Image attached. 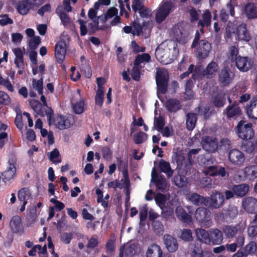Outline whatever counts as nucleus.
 Listing matches in <instances>:
<instances>
[{
  "label": "nucleus",
  "instance_id": "obj_1",
  "mask_svg": "<svg viewBox=\"0 0 257 257\" xmlns=\"http://www.w3.org/2000/svg\"><path fill=\"white\" fill-rule=\"evenodd\" d=\"M179 53L177 44L175 41L167 40L162 43L157 48L155 55L163 64L171 63Z\"/></svg>",
  "mask_w": 257,
  "mask_h": 257
},
{
  "label": "nucleus",
  "instance_id": "obj_2",
  "mask_svg": "<svg viewBox=\"0 0 257 257\" xmlns=\"http://www.w3.org/2000/svg\"><path fill=\"white\" fill-rule=\"evenodd\" d=\"M97 11L91 8L88 11V17L92 21V22L89 23L88 21L78 20L81 36H85L87 32L89 33V35H92L97 30L103 29L104 28V25L102 24L99 25V21L102 23L101 19L102 17H97Z\"/></svg>",
  "mask_w": 257,
  "mask_h": 257
},
{
  "label": "nucleus",
  "instance_id": "obj_3",
  "mask_svg": "<svg viewBox=\"0 0 257 257\" xmlns=\"http://www.w3.org/2000/svg\"><path fill=\"white\" fill-rule=\"evenodd\" d=\"M192 48H196L197 56L200 59H203L208 56L211 50V45L205 40L199 41V33L197 32L192 44Z\"/></svg>",
  "mask_w": 257,
  "mask_h": 257
},
{
  "label": "nucleus",
  "instance_id": "obj_4",
  "mask_svg": "<svg viewBox=\"0 0 257 257\" xmlns=\"http://www.w3.org/2000/svg\"><path fill=\"white\" fill-rule=\"evenodd\" d=\"M69 45V38L67 35H62L55 46V55L57 61L62 63L64 60L66 48Z\"/></svg>",
  "mask_w": 257,
  "mask_h": 257
},
{
  "label": "nucleus",
  "instance_id": "obj_5",
  "mask_svg": "<svg viewBox=\"0 0 257 257\" xmlns=\"http://www.w3.org/2000/svg\"><path fill=\"white\" fill-rule=\"evenodd\" d=\"M236 132L238 136L242 140H250L254 136V132L251 123H246L244 121H240L236 127Z\"/></svg>",
  "mask_w": 257,
  "mask_h": 257
},
{
  "label": "nucleus",
  "instance_id": "obj_6",
  "mask_svg": "<svg viewBox=\"0 0 257 257\" xmlns=\"http://www.w3.org/2000/svg\"><path fill=\"white\" fill-rule=\"evenodd\" d=\"M168 79L169 75L166 69L163 68L157 69L156 80L158 91L160 93H165L166 92Z\"/></svg>",
  "mask_w": 257,
  "mask_h": 257
},
{
  "label": "nucleus",
  "instance_id": "obj_7",
  "mask_svg": "<svg viewBox=\"0 0 257 257\" xmlns=\"http://www.w3.org/2000/svg\"><path fill=\"white\" fill-rule=\"evenodd\" d=\"M43 0H18L16 8L21 15H26L30 10L41 5Z\"/></svg>",
  "mask_w": 257,
  "mask_h": 257
},
{
  "label": "nucleus",
  "instance_id": "obj_8",
  "mask_svg": "<svg viewBox=\"0 0 257 257\" xmlns=\"http://www.w3.org/2000/svg\"><path fill=\"white\" fill-rule=\"evenodd\" d=\"M31 105L35 112L42 116L45 114L47 116L48 121L50 124H51V118L53 116V110L47 105H43L38 100H33L30 102Z\"/></svg>",
  "mask_w": 257,
  "mask_h": 257
},
{
  "label": "nucleus",
  "instance_id": "obj_9",
  "mask_svg": "<svg viewBox=\"0 0 257 257\" xmlns=\"http://www.w3.org/2000/svg\"><path fill=\"white\" fill-rule=\"evenodd\" d=\"M173 9L174 6L171 2L167 1L162 3L159 7L156 14L157 22L161 23L164 21Z\"/></svg>",
  "mask_w": 257,
  "mask_h": 257
},
{
  "label": "nucleus",
  "instance_id": "obj_10",
  "mask_svg": "<svg viewBox=\"0 0 257 257\" xmlns=\"http://www.w3.org/2000/svg\"><path fill=\"white\" fill-rule=\"evenodd\" d=\"M74 120L72 116L68 117L57 116L54 120L51 119V124H54L59 130H64L70 127L73 123Z\"/></svg>",
  "mask_w": 257,
  "mask_h": 257
},
{
  "label": "nucleus",
  "instance_id": "obj_11",
  "mask_svg": "<svg viewBox=\"0 0 257 257\" xmlns=\"http://www.w3.org/2000/svg\"><path fill=\"white\" fill-rule=\"evenodd\" d=\"M233 33L236 40L247 42L251 40V36L247 29L246 25L245 24L238 26Z\"/></svg>",
  "mask_w": 257,
  "mask_h": 257
},
{
  "label": "nucleus",
  "instance_id": "obj_12",
  "mask_svg": "<svg viewBox=\"0 0 257 257\" xmlns=\"http://www.w3.org/2000/svg\"><path fill=\"white\" fill-rule=\"evenodd\" d=\"M210 211L207 208L199 207L195 211L194 217L199 222L210 226Z\"/></svg>",
  "mask_w": 257,
  "mask_h": 257
},
{
  "label": "nucleus",
  "instance_id": "obj_13",
  "mask_svg": "<svg viewBox=\"0 0 257 257\" xmlns=\"http://www.w3.org/2000/svg\"><path fill=\"white\" fill-rule=\"evenodd\" d=\"M208 201L210 200L208 206L210 208H219L221 207L224 201V196L218 191H213L209 198H207ZM208 205V204H207Z\"/></svg>",
  "mask_w": 257,
  "mask_h": 257
},
{
  "label": "nucleus",
  "instance_id": "obj_14",
  "mask_svg": "<svg viewBox=\"0 0 257 257\" xmlns=\"http://www.w3.org/2000/svg\"><path fill=\"white\" fill-rule=\"evenodd\" d=\"M234 76V73L230 68L227 67H224L219 72V82L224 86L228 85L232 82Z\"/></svg>",
  "mask_w": 257,
  "mask_h": 257
},
{
  "label": "nucleus",
  "instance_id": "obj_15",
  "mask_svg": "<svg viewBox=\"0 0 257 257\" xmlns=\"http://www.w3.org/2000/svg\"><path fill=\"white\" fill-rule=\"evenodd\" d=\"M228 159L232 164L238 166H241L245 161L244 154L237 149H232L229 152Z\"/></svg>",
  "mask_w": 257,
  "mask_h": 257
},
{
  "label": "nucleus",
  "instance_id": "obj_16",
  "mask_svg": "<svg viewBox=\"0 0 257 257\" xmlns=\"http://www.w3.org/2000/svg\"><path fill=\"white\" fill-rule=\"evenodd\" d=\"M152 28V22L151 21L144 23L143 26H141L138 23L135 22L133 25V35L137 36H139L141 34L148 35Z\"/></svg>",
  "mask_w": 257,
  "mask_h": 257
},
{
  "label": "nucleus",
  "instance_id": "obj_17",
  "mask_svg": "<svg viewBox=\"0 0 257 257\" xmlns=\"http://www.w3.org/2000/svg\"><path fill=\"white\" fill-rule=\"evenodd\" d=\"M200 149H192L188 153V160H185L183 157L178 156L177 159V163L178 166H180L181 168H185L186 171L187 172L190 169L191 165L192 156L198 154Z\"/></svg>",
  "mask_w": 257,
  "mask_h": 257
},
{
  "label": "nucleus",
  "instance_id": "obj_18",
  "mask_svg": "<svg viewBox=\"0 0 257 257\" xmlns=\"http://www.w3.org/2000/svg\"><path fill=\"white\" fill-rule=\"evenodd\" d=\"M202 148L207 152H214L218 147L217 141L212 137H204L201 141Z\"/></svg>",
  "mask_w": 257,
  "mask_h": 257
},
{
  "label": "nucleus",
  "instance_id": "obj_19",
  "mask_svg": "<svg viewBox=\"0 0 257 257\" xmlns=\"http://www.w3.org/2000/svg\"><path fill=\"white\" fill-rule=\"evenodd\" d=\"M151 177V181L156 184L158 189L162 191L166 189L167 184L165 179L157 172L155 168L152 169Z\"/></svg>",
  "mask_w": 257,
  "mask_h": 257
},
{
  "label": "nucleus",
  "instance_id": "obj_20",
  "mask_svg": "<svg viewBox=\"0 0 257 257\" xmlns=\"http://www.w3.org/2000/svg\"><path fill=\"white\" fill-rule=\"evenodd\" d=\"M118 14V10L116 8L114 7H112L109 8L106 14L105 15L104 17H102V25L105 26V22L106 20L109 19H111L113 17H115L111 21L110 24L112 26H115L118 23H120V18L119 16H117Z\"/></svg>",
  "mask_w": 257,
  "mask_h": 257
},
{
  "label": "nucleus",
  "instance_id": "obj_21",
  "mask_svg": "<svg viewBox=\"0 0 257 257\" xmlns=\"http://www.w3.org/2000/svg\"><path fill=\"white\" fill-rule=\"evenodd\" d=\"M243 208L249 213H254L257 209V199L252 197H247L242 201Z\"/></svg>",
  "mask_w": 257,
  "mask_h": 257
},
{
  "label": "nucleus",
  "instance_id": "obj_22",
  "mask_svg": "<svg viewBox=\"0 0 257 257\" xmlns=\"http://www.w3.org/2000/svg\"><path fill=\"white\" fill-rule=\"evenodd\" d=\"M235 62L237 68L242 72L248 71L251 68L253 63L247 57L238 56Z\"/></svg>",
  "mask_w": 257,
  "mask_h": 257
},
{
  "label": "nucleus",
  "instance_id": "obj_23",
  "mask_svg": "<svg viewBox=\"0 0 257 257\" xmlns=\"http://www.w3.org/2000/svg\"><path fill=\"white\" fill-rule=\"evenodd\" d=\"M225 114L228 118L236 119L241 114V111L239 107L236 103L229 105L224 110Z\"/></svg>",
  "mask_w": 257,
  "mask_h": 257
},
{
  "label": "nucleus",
  "instance_id": "obj_24",
  "mask_svg": "<svg viewBox=\"0 0 257 257\" xmlns=\"http://www.w3.org/2000/svg\"><path fill=\"white\" fill-rule=\"evenodd\" d=\"M137 245L135 243H127L125 244L119 253V257H133L137 252Z\"/></svg>",
  "mask_w": 257,
  "mask_h": 257
},
{
  "label": "nucleus",
  "instance_id": "obj_25",
  "mask_svg": "<svg viewBox=\"0 0 257 257\" xmlns=\"http://www.w3.org/2000/svg\"><path fill=\"white\" fill-rule=\"evenodd\" d=\"M163 240L166 247L169 252H173L177 250L178 242L174 237L169 234H166L164 236Z\"/></svg>",
  "mask_w": 257,
  "mask_h": 257
},
{
  "label": "nucleus",
  "instance_id": "obj_26",
  "mask_svg": "<svg viewBox=\"0 0 257 257\" xmlns=\"http://www.w3.org/2000/svg\"><path fill=\"white\" fill-rule=\"evenodd\" d=\"M186 199L196 205L204 204L207 205L208 199L199 195L196 193L187 194L186 195Z\"/></svg>",
  "mask_w": 257,
  "mask_h": 257
},
{
  "label": "nucleus",
  "instance_id": "obj_27",
  "mask_svg": "<svg viewBox=\"0 0 257 257\" xmlns=\"http://www.w3.org/2000/svg\"><path fill=\"white\" fill-rule=\"evenodd\" d=\"M244 14L249 19H257V6L256 5L249 3L244 8Z\"/></svg>",
  "mask_w": 257,
  "mask_h": 257
},
{
  "label": "nucleus",
  "instance_id": "obj_28",
  "mask_svg": "<svg viewBox=\"0 0 257 257\" xmlns=\"http://www.w3.org/2000/svg\"><path fill=\"white\" fill-rule=\"evenodd\" d=\"M210 243L213 244H219L223 240L222 232L218 229H212L209 232Z\"/></svg>",
  "mask_w": 257,
  "mask_h": 257
},
{
  "label": "nucleus",
  "instance_id": "obj_29",
  "mask_svg": "<svg viewBox=\"0 0 257 257\" xmlns=\"http://www.w3.org/2000/svg\"><path fill=\"white\" fill-rule=\"evenodd\" d=\"M246 110L249 117L257 119V96L246 105Z\"/></svg>",
  "mask_w": 257,
  "mask_h": 257
},
{
  "label": "nucleus",
  "instance_id": "obj_30",
  "mask_svg": "<svg viewBox=\"0 0 257 257\" xmlns=\"http://www.w3.org/2000/svg\"><path fill=\"white\" fill-rule=\"evenodd\" d=\"M146 257H163V251L157 244L150 245L146 252Z\"/></svg>",
  "mask_w": 257,
  "mask_h": 257
},
{
  "label": "nucleus",
  "instance_id": "obj_31",
  "mask_svg": "<svg viewBox=\"0 0 257 257\" xmlns=\"http://www.w3.org/2000/svg\"><path fill=\"white\" fill-rule=\"evenodd\" d=\"M175 213L178 218L184 223L189 224L192 222V217L181 206H178L175 210Z\"/></svg>",
  "mask_w": 257,
  "mask_h": 257
},
{
  "label": "nucleus",
  "instance_id": "obj_32",
  "mask_svg": "<svg viewBox=\"0 0 257 257\" xmlns=\"http://www.w3.org/2000/svg\"><path fill=\"white\" fill-rule=\"evenodd\" d=\"M73 110L76 114H81L84 111L85 103L84 98H73L72 100Z\"/></svg>",
  "mask_w": 257,
  "mask_h": 257
},
{
  "label": "nucleus",
  "instance_id": "obj_33",
  "mask_svg": "<svg viewBox=\"0 0 257 257\" xmlns=\"http://www.w3.org/2000/svg\"><path fill=\"white\" fill-rule=\"evenodd\" d=\"M16 168L13 164H10L7 169L2 174L3 181L6 183L10 181L15 175Z\"/></svg>",
  "mask_w": 257,
  "mask_h": 257
},
{
  "label": "nucleus",
  "instance_id": "obj_34",
  "mask_svg": "<svg viewBox=\"0 0 257 257\" xmlns=\"http://www.w3.org/2000/svg\"><path fill=\"white\" fill-rule=\"evenodd\" d=\"M185 34L182 24L175 26L170 31V35L177 41H180Z\"/></svg>",
  "mask_w": 257,
  "mask_h": 257
},
{
  "label": "nucleus",
  "instance_id": "obj_35",
  "mask_svg": "<svg viewBox=\"0 0 257 257\" xmlns=\"http://www.w3.org/2000/svg\"><path fill=\"white\" fill-rule=\"evenodd\" d=\"M56 13L59 16L62 24L65 27L69 28L71 26L72 22L68 15L63 10L62 7H58L57 8Z\"/></svg>",
  "mask_w": 257,
  "mask_h": 257
},
{
  "label": "nucleus",
  "instance_id": "obj_36",
  "mask_svg": "<svg viewBox=\"0 0 257 257\" xmlns=\"http://www.w3.org/2000/svg\"><path fill=\"white\" fill-rule=\"evenodd\" d=\"M249 186L246 184H241L234 185L232 187V191L235 195L238 197H243L248 192Z\"/></svg>",
  "mask_w": 257,
  "mask_h": 257
},
{
  "label": "nucleus",
  "instance_id": "obj_37",
  "mask_svg": "<svg viewBox=\"0 0 257 257\" xmlns=\"http://www.w3.org/2000/svg\"><path fill=\"white\" fill-rule=\"evenodd\" d=\"M244 177L249 180H253L257 177V166L250 165L244 169Z\"/></svg>",
  "mask_w": 257,
  "mask_h": 257
},
{
  "label": "nucleus",
  "instance_id": "obj_38",
  "mask_svg": "<svg viewBox=\"0 0 257 257\" xmlns=\"http://www.w3.org/2000/svg\"><path fill=\"white\" fill-rule=\"evenodd\" d=\"M223 231L226 237L233 238L239 232H241L242 230L238 226H226Z\"/></svg>",
  "mask_w": 257,
  "mask_h": 257
},
{
  "label": "nucleus",
  "instance_id": "obj_39",
  "mask_svg": "<svg viewBox=\"0 0 257 257\" xmlns=\"http://www.w3.org/2000/svg\"><path fill=\"white\" fill-rule=\"evenodd\" d=\"M218 65L214 62H210L205 70L202 72V75L207 78H212L215 75L218 70Z\"/></svg>",
  "mask_w": 257,
  "mask_h": 257
},
{
  "label": "nucleus",
  "instance_id": "obj_40",
  "mask_svg": "<svg viewBox=\"0 0 257 257\" xmlns=\"http://www.w3.org/2000/svg\"><path fill=\"white\" fill-rule=\"evenodd\" d=\"M159 167L162 172L166 174L168 178H170L173 175L174 171L171 169L169 162L161 160L159 163Z\"/></svg>",
  "mask_w": 257,
  "mask_h": 257
},
{
  "label": "nucleus",
  "instance_id": "obj_41",
  "mask_svg": "<svg viewBox=\"0 0 257 257\" xmlns=\"http://www.w3.org/2000/svg\"><path fill=\"white\" fill-rule=\"evenodd\" d=\"M196 234L197 238L201 241L206 244L210 243L209 233L205 230L198 228L196 229Z\"/></svg>",
  "mask_w": 257,
  "mask_h": 257
},
{
  "label": "nucleus",
  "instance_id": "obj_42",
  "mask_svg": "<svg viewBox=\"0 0 257 257\" xmlns=\"http://www.w3.org/2000/svg\"><path fill=\"white\" fill-rule=\"evenodd\" d=\"M165 105L167 109L170 111H176L180 108V101L176 99L170 98L167 100Z\"/></svg>",
  "mask_w": 257,
  "mask_h": 257
},
{
  "label": "nucleus",
  "instance_id": "obj_43",
  "mask_svg": "<svg viewBox=\"0 0 257 257\" xmlns=\"http://www.w3.org/2000/svg\"><path fill=\"white\" fill-rule=\"evenodd\" d=\"M194 66L193 65H190L188 68V71L185 72L181 75V79H183L187 76L190 73H192V77L194 79L198 78L201 73V69L200 67H196L194 69Z\"/></svg>",
  "mask_w": 257,
  "mask_h": 257
},
{
  "label": "nucleus",
  "instance_id": "obj_44",
  "mask_svg": "<svg viewBox=\"0 0 257 257\" xmlns=\"http://www.w3.org/2000/svg\"><path fill=\"white\" fill-rule=\"evenodd\" d=\"M151 60L150 56L147 53H144L141 55H138L136 57L134 64L141 66L142 68L143 67L146 63L149 62Z\"/></svg>",
  "mask_w": 257,
  "mask_h": 257
},
{
  "label": "nucleus",
  "instance_id": "obj_45",
  "mask_svg": "<svg viewBox=\"0 0 257 257\" xmlns=\"http://www.w3.org/2000/svg\"><path fill=\"white\" fill-rule=\"evenodd\" d=\"M18 196L20 201L27 203L28 200L32 198V194L28 188H24L18 192Z\"/></svg>",
  "mask_w": 257,
  "mask_h": 257
},
{
  "label": "nucleus",
  "instance_id": "obj_46",
  "mask_svg": "<svg viewBox=\"0 0 257 257\" xmlns=\"http://www.w3.org/2000/svg\"><path fill=\"white\" fill-rule=\"evenodd\" d=\"M238 214V210L236 207L230 206L227 209L224 210L222 212L223 218L225 219L234 218Z\"/></svg>",
  "mask_w": 257,
  "mask_h": 257
},
{
  "label": "nucleus",
  "instance_id": "obj_47",
  "mask_svg": "<svg viewBox=\"0 0 257 257\" xmlns=\"http://www.w3.org/2000/svg\"><path fill=\"white\" fill-rule=\"evenodd\" d=\"M197 117L194 113H188L186 115V126L188 130H192L195 126Z\"/></svg>",
  "mask_w": 257,
  "mask_h": 257
},
{
  "label": "nucleus",
  "instance_id": "obj_48",
  "mask_svg": "<svg viewBox=\"0 0 257 257\" xmlns=\"http://www.w3.org/2000/svg\"><path fill=\"white\" fill-rule=\"evenodd\" d=\"M211 24V14L208 10L204 11L202 15V20H200L198 22V26L202 28L210 26Z\"/></svg>",
  "mask_w": 257,
  "mask_h": 257
},
{
  "label": "nucleus",
  "instance_id": "obj_49",
  "mask_svg": "<svg viewBox=\"0 0 257 257\" xmlns=\"http://www.w3.org/2000/svg\"><path fill=\"white\" fill-rule=\"evenodd\" d=\"M27 211L28 219L32 223H34L36 220L38 216L36 206H32L30 207L27 209Z\"/></svg>",
  "mask_w": 257,
  "mask_h": 257
},
{
  "label": "nucleus",
  "instance_id": "obj_50",
  "mask_svg": "<svg viewBox=\"0 0 257 257\" xmlns=\"http://www.w3.org/2000/svg\"><path fill=\"white\" fill-rule=\"evenodd\" d=\"M21 224V218L19 215H15L11 219L10 225L12 230L17 231Z\"/></svg>",
  "mask_w": 257,
  "mask_h": 257
},
{
  "label": "nucleus",
  "instance_id": "obj_51",
  "mask_svg": "<svg viewBox=\"0 0 257 257\" xmlns=\"http://www.w3.org/2000/svg\"><path fill=\"white\" fill-rule=\"evenodd\" d=\"M174 182L175 185L178 187H183L187 185L188 181L187 178L182 175H177L174 178Z\"/></svg>",
  "mask_w": 257,
  "mask_h": 257
},
{
  "label": "nucleus",
  "instance_id": "obj_52",
  "mask_svg": "<svg viewBox=\"0 0 257 257\" xmlns=\"http://www.w3.org/2000/svg\"><path fill=\"white\" fill-rule=\"evenodd\" d=\"M48 156L50 160L53 163L58 164L61 161L59 152L57 149H55L52 152L48 153Z\"/></svg>",
  "mask_w": 257,
  "mask_h": 257
},
{
  "label": "nucleus",
  "instance_id": "obj_53",
  "mask_svg": "<svg viewBox=\"0 0 257 257\" xmlns=\"http://www.w3.org/2000/svg\"><path fill=\"white\" fill-rule=\"evenodd\" d=\"M32 87L37 90L39 94L43 93V77L40 80H37L35 79L32 80Z\"/></svg>",
  "mask_w": 257,
  "mask_h": 257
},
{
  "label": "nucleus",
  "instance_id": "obj_54",
  "mask_svg": "<svg viewBox=\"0 0 257 257\" xmlns=\"http://www.w3.org/2000/svg\"><path fill=\"white\" fill-rule=\"evenodd\" d=\"M41 42V38L39 36L31 38L28 40V44L31 50H35Z\"/></svg>",
  "mask_w": 257,
  "mask_h": 257
},
{
  "label": "nucleus",
  "instance_id": "obj_55",
  "mask_svg": "<svg viewBox=\"0 0 257 257\" xmlns=\"http://www.w3.org/2000/svg\"><path fill=\"white\" fill-rule=\"evenodd\" d=\"M104 88L98 89L96 91L95 96V103L99 106H101L103 104L104 99Z\"/></svg>",
  "mask_w": 257,
  "mask_h": 257
},
{
  "label": "nucleus",
  "instance_id": "obj_56",
  "mask_svg": "<svg viewBox=\"0 0 257 257\" xmlns=\"http://www.w3.org/2000/svg\"><path fill=\"white\" fill-rule=\"evenodd\" d=\"M180 238L186 241H192L193 237L191 230L189 229H183L181 231Z\"/></svg>",
  "mask_w": 257,
  "mask_h": 257
},
{
  "label": "nucleus",
  "instance_id": "obj_57",
  "mask_svg": "<svg viewBox=\"0 0 257 257\" xmlns=\"http://www.w3.org/2000/svg\"><path fill=\"white\" fill-rule=\"evenodd\" d=\"M225 101L224 94L222 93L218 94L213 99V103L217 107L223 106Z\"/></svg>",
  "mask_w": 257,
  "mask_h": 257
},
{
  "label": "nucleus",
  "instance_id": "obj_58",
  "mask_svg": "<svg viewBox=\"0 0 257 257\" xmlns=\"http://www.w3.org/2000/svg\"><path fill=\"white\" fill-rule=\"evenodd\" d=\"M142 68L141 66H138L135 64H134V66L133 67L131 74L133 79L136 81H139L140 80V70Z\"/></svg>",
  "mask_w": 257,
  "mask_h": 257
},
{
  "label": "nucleus",
  "instance_id": "obj_59",
  "mask_svg": "<svg viewBox=\"0 0 257 257\" xmlns=\"http://www.w3.org/2000/svg\"><path fill=\"white\" fill-rule=\"evenodd\" d=\"M238 50L235 46H231L229 49V59L232 61H236L238 59Z\"/></svg>",
  "mask_w": 257,
  "mask_h": 257
},
{
  "label": "nucleus",
  "instance_id": "obj_60",
  "mask_svg": "<svg viewBox=\"0 0 257 257\" xmlns=\"http://www.w3.org/2000/svg\"><path fill=\"white\" fill-rule=\"evenodd\" d=\"M72 238L73 233L71 232H63L60 235V240L65 244H69Z\"/></svg>",
  "mask_w": 257,
  "mask_h": 257
},
{
  "label": "nucleus",
  "instance_id": "obj_61",
  "mask_svg": "<svg viewBox=\"0 0 257 257\" xmlns=\"http://www.w3.org/2000/svg\"><path fill=\"white\" fill-rule=\"evenodd\" d=\"M165 125L164 120L162 116L155 117L154 120V126L158 131H160Z\"/></svg>",
  "mask_w": 257,
  "mask_h": 257
},
{
  "label": "nucleus",
  "instance_id": "obj_62",
  "mask_svg": "<svg viewBox=\"0 0 257 257\" xmlns=\"http://www.w3.org/2000/svg\"><path fill=\"white\" fill-rule=\"evenodd\" d=\"M254 148L253 143L250 141L244 143L241 146V150L248 153L252 152Z\"/></svg>",
  "mask_w": 257,
  "mask_h": 257
},
{
  "label": "nucleus",
  "instance_id": "obj_63",
  "mask_svg": "<svg viewBox=\"0 0 257 257\" xmlns=\"http://www.w3.org/2000/svg\"><path fill=\"white\" fill-rule=\"evenodd\" d=\"M156 203L161 208H162L166 201V197L165 195L161 193L157 194L155 198Z\"/></svg>",
  "mask_w": 257,
  "mask_h": 257
},
{
  "label": "nucleus",
  "instance_id": "obj_64",
  "mask_svg": "<svg viewBox=\"0 0 257 257\" xmlns=\"http://www.w3.org/2000/svg\"><path fill=\"white\" fill-rule=\"evenodd\" d=\"M147 139V135L145 133L142 132H140L134 136V142L136 144H141L146 141Z\"/></svg>",
  "mask_w": 257,
  "mask_h": 257
}]
</instances>
